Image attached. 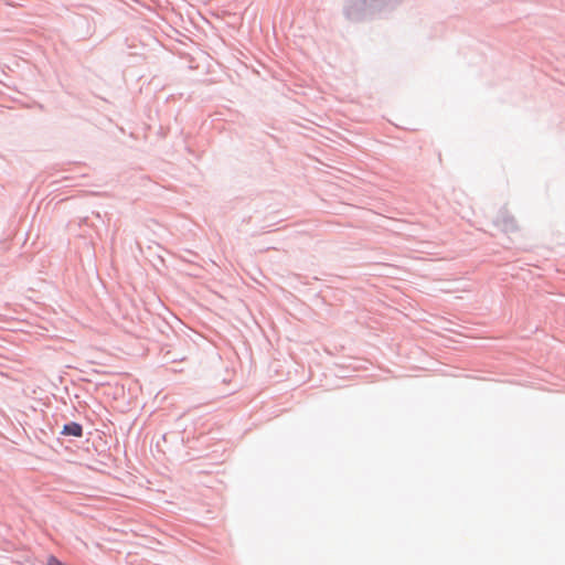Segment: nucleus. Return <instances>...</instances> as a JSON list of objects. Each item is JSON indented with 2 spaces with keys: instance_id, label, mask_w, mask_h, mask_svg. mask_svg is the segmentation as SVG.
<instances>
[{
  "instance_id": "f257e3e1",
  "label": "nucleus",
  "mask_w": 565,
  "mask_h": 565,
  "mask_svg": "<svg viewBox=\"0 0 565 565\" xmlns=\"http://www.w3.org/2000/svg\"><path fill=\"white\" fill-rule=\"evenodd\" d=\"M62 434L81 437L83 435V428L77 423H70L63 427Z\"/></svg>"
},
{
  "instance_id": "f03ea898",
  "label": "nucleus",
  "mask_w": 565,
  "mask_h": 565,
  "mask_svg": "<svg viewBox=\"0 0 565 565\" xmlns=\"http://www.w3.org/2000/svg\"><path fill=\"white\" fill-rule=\"evenodd\" d=\"M47 565H63V564L60 563L57 559L52 558V559L49 561Z\"/></svg>"
}]
</instances>
